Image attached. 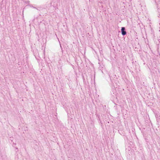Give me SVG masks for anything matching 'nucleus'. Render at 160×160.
<instances>
[{
  "label": "nucleus",
  "mask_w": 160,
  "mask_h": 160,
  "mask_svg": "<svg viewBox=\"0 0 160 160\" xmlns=\"http://www.w3.org/2000/svg\"><path fill=\"white\" fill-rule=\"evenodd\" d=\"M125 28L124 27H122L121 28V33L122 35L124 36L126 34V32L125 31Z\"/></svg>",
  "instance_id": "obj_1"
},
{
  "label": "nucleus",
  "mask_w": 160,
  "mask_h": 160,
  "mask_svg": "<svg viewBox=\"0 0 160 160\" xmlns=\"http://www.w3.org/2000/svg\"><path fill=\"white\" fill-rule=\"evenodd\" d=\"M16 145V143H13V146H15Z\"/></svg>",
  "instance_id": "obj_2"
},
{
  "label": "nucleus",
  "mask_w": 160,
  "mask_h": 160,
  "mask_svg": "<svg viewBox=\"0 0 160 160\" xmlns=\"http://www.w3.org/2000/svg\"><path fill=\"white\" fill-rule=\"evenodd\" d=\"M26 3H29V1H27V2Z\"/></svg>",
  "instance_id": "obj_3"
}]
</instances>
